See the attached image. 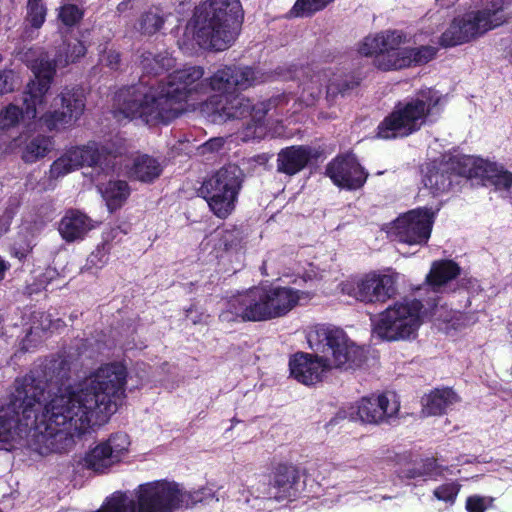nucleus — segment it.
<instances>
[{
  "mask_svg": "<svg viewBox=\"0 0 512 512\" xmlns=\"http://www.w3.org/2000/svg\"><path fill=\"white\" fill-rule=\"evenodd\" d=\"M47 369L46 380L32 371L15 381L10 403L0 408V443L31 436L41 454L64 452L95 415L113 413L125 396L128 374L121 362L103 364L73 385L62 382L69 371L66 360L51 361Z\"/></svg>",
  "mask_w": 512,
  "mask_h": 512,
  "instance_id": "obj_1",
  "label": "nucleus"
},
{
  "mask_svg": "<svg viewBox=\"0 0 512 512\" xmlns=\"http://www.w3.org/2000/svg\"><path fill=\"white\" fill-rule=\"evenodd\" d=\"M86 53V47L76 38L63 42L51 62L46 55L31 60L26 54L35 80L31 81L24 93V109L9 104L0 110V150L11 152L17 146L19 127L40 115V121L50 130L70 125L77 121L85 109V95L81 88H65L57 97L48 93L55 68L65 67L77 61Z\"/></svg>",
  "mask_w": 512,
  "mask_h": 512,
  "instance_id": "obj_2",
  "label": "nucleus"
},
{
  "mask_svg": "<svg viewBox=\"0 0 512 512\" xmlns=\"http://www.w3.org/2000/svg\"><path fill=\"white\" fill-rule=\"evenodd\" d=\"M204 70L200 66L177 70L164 80L152 79L122 90L117 95V111L125 118L141 119L155 125L178 117L184 104L208 92Z\"/></svg>",
  "mask_w": 512,
  "mask_h": 512,
  "instance_id": "obj_3",
  "label": "nucleus"
},
{
  "mask_svg": "<svg viewBox=\"0 0 512 512\" xmlns=\"http://www.w3.org/2000/svg\"><path fill=\"white\" fill-rule=\"evenodd\" d=\"M313 293L290 286H260L231 296L222 308V322L265 321L285 316L308 303Z\"/></svg>",
  "mask_w": 512,
  "mask_h": 512,
  "instance_id": "obj_4",
  "label": "nucleus"
},
{
  "mask_svg": "<svg viewBox=\"0 0 512 512\" xmlns=\"http://www.w3.org/2000/svg\"><path fill=\"white\" fill-rule=\"evenodd\" d=\"M242 19L239 0H208L196 8L187 30L200 47L222 51L235 41Z\"/></svg>",
  "mask_w": 512,
  "mask_h": 512,
  "instance_id": "obj_5",
  "label": "nucleus"
},
{
  "mask_svg": "<svg viewBox=\"0 0 512 512\" xmlns=\"http://www.w3.org/2000/svg\"><path fill=\"white\" fill-rule=\"evenodd\" d=\"M445 97L437 90H421L414 97L398 102L393 110L379 123L376 136L379 139L407 137L432 122L441 113Z\"/></svg>",
  "mask_w": 512,
  "mask_h": 512,
  "instance_id": "obj_6",
  "label": "nucleus"
},
{
  "mask_svg": "<svg viewBox=\"0 0 512 512\" xmlns=\"http://www.w3.org/2000/svg\"><path fill=\"white\" fill-rule=\"evenodd\" d=\"M508 5L509 0H487L482 9L455 17L442 33L440 44L444 47L462 45L503 25L509 18Z\"/></svg>",
  "mask_w": 512,
  "mask_h": 512,
  "instance_id": "obj_7",
  "label": "nucleus"
},
{
  "mask_svg": "<svg viewBox=\"0 0 512 512\" xmlns=\"http://www.w3.org/2000/svg\"><path fill=\"white\" fill-rule=\"evenodd\" d=\"M423 304L415 298H403L389 305L372 319L373 334L385 341L415 339L423 323Z\"/></svg>",
  "mask_w": 512,
  "mask_h": 512,
  "instance_id": "obj_8",
  "label": "nucleus"
},
{
  "mask_svg": "<svg viewBox=\"0 0 512 512\" xmlns=\"http://www.w3.org/2000/svg\"><path fill=\"white\" fill-rule=\"evenodd\" d=\"M307 340L313 350L323 354L329 369L353 368L363 359V349L349 339L342 329L318 324L309 329Z\"/></svg>",
  "mask_w": 512,
  "mask_h": 512,
  "instance_id": "obj_9",
  "label": "nucleus"
},
{
  "mask_svg": "<svg viewBox=\"0 0 512 512\" xmlns=\"http://www.w3.org/2000/svg\"><path fill=\"white\" fill-rule=\"evenodd\" d=\"M124 150V142L120 137L106 143L100 149L97 143L89 142L81 147H71L58 157L50 166L49 177L58 179L79 169L83 165L98 166L102 170L114 169L118 155Z\"/></svg>",
  "mask_w": 512,
  "mask_h": 512,
  "instance_id": "obj_10",
  "label": "nucleus"
},
{
  "mask_svg": "<svg viewBox=\"0 0 512 512\" xmlns=\"http://www.w3.org/2000/svg\"><path fill=\"white\" fill-rule=\"evenodd\" d=\"M242 180L241 169L228 165L204 181L201 193L216 217L225 219L234 211Z\"/></svg>",
  "mask_w": 512,
  "mask_h": 512,
  "instance_id": "obj_11",
  "label": "nucleus"
},
{
  "mask_svg": "<svg viewBox=\"0 0 512 512\" xmlns=\"http://www.w3.org/2000/svg\"><path fill=\"white\" fill-rule=\"evenodd\" d=\"M272 100L252 104L249 98L236 94L223 98L211 97L203 104V111L213 122H225L232 119L251 117L255 124L254 137L261 138L265 135L262 120L273 105Z\"/></svg>",
  "mask_w": 512,
  "mask_h": 512,
  "instance_id": "obj_12",
  "label": "nucleus"
},
{
  "mask_svg": "<svg viewBox=\"0 0 512 512\" xmlns=\"http://www.w3.org/2000/svg\"><path fill=\"white\" fill-rule=\"evenodd\" d=\"M434 217L435 213L426 207L410 210L388 225L387 234L408 245H424L430 238Z\"/></svg>",
  "mask_w": 512,
  "mask_h": 512,
  "instance_id": "obj_13",
  "label": "nucleus"
},
{
  "mask_svg": "<svg viewBox=\"0 0 512 512\" xmlns=\"http://www.w3.org/2000/svg\"><path fill=\"white\" fill-rule=\"evenodd\" d=\"M396 275L369 273L341 284L342 293L364 303H385L396 295Z\"/></svg>",
  "mask_w": 512,
  "mask_h": 512,
  "instance_id": "obj_14",
  "label": "nucleus"
},
{
  "mask_svg": "<svg viewBox=\"0 0 512 512\" xmlns=\"http://www.w3.org/2000/svg\"><path fill=\"white\" fill-rule=\"evenodd\" d=\"M264 81V75L247 66H223L206 78L208 91L219 92L220 98L233 95Z\"/></svg>",
  "mask_w": 512,
  "mask_h": 512,
  "instance_id": "obj_15",
  "label": "nucleus"
},
{
  "mask_svg": "<svg viewBox=\"0 0 512 512\" xmlns=\"http://www.w3.org/2000/svg\"><path fill=\"white\" fill-rule=\"evenodd\" d=\"M400 409L398 397L393 392L362 397L350 407L349 415L367 424H380L395 417Z\"/></svg>",
  "mask_w": 512,
  "mask_h": 512,
  "instance_id": "obj_16",
  "label": "nucleus"
},
{
  "mask_svg": "<svg viewBox=\"0 0 512 512\" xmlns=\"http://www.w3.org/2000/svg\"><path fill=\"white\" fill-rule=\"evenodd\" d=\"M129 446L130 440L127 434H113L86 454L85 465L95 472H105L127 455Z\"/></svg>",
  "mask_w": 512,
  "mask_h": 512,
  "instance_id": "obj_17",
  "label": "nucleus"
},
{
  "mask_svg": "<svg viewBox=\"0 0 512 512\" xmlns=\"http://www.w3.org/2000/svg\"><path fill=\"white\" fill-rule=\"evenodd\" d=\"M358 81L343 80L341 75H337L327 70L309 71L302 81V92L300 98L307 105H311L321 95L325 86L328 94L343 93L355 85Z\"/></svg>",
  "mask_w": 512,
  "mask_h": 512,
  "instance_id": "obj_18",
  "label": "nucleus"
},
{
  "mask_svg": "<svg viewBox=\"0 0 512 512\" xmlns=\"http://www.w3.org/2000/svg\"><path fill=\"white\" fill-rule=\"evenodd\" d=\"M299 471L291 464H280L276 467L273 484L266 487L265 483L263 491L258 487L255 491L248 493L254 495L256 499H275L277 501L290 499L295 497L299 491Z\"/></svg>",
  "mask_w": 512,
  "mask_h": 512,
  "instance_id": "obj_19",
  "label": "nucleus"
},
{
  "mask_svg": "<svg viewBox=\"0 0 512 512\" xmlns=\"http://www.w3.org/2000/svg\"><path fill=\"white\" fill-rule=\"evenodd\" d=\"M326 174L336 186L347 190L361 188L368 176L353 154L332 160L326 167Z\"/></svg>",
  "mask_w": 512,
  "mask_h": 512,
  "instance_id": "obj_20",
  "label": "nucleus"
},
{
  "mask_svg": "<svg viewBox=\"0 0 512 512\" xmlns=\"http://www.w3.org/2000/svg\"><path fill=\"white\" fill-rule=\"evenodd\" d=\"M289 367L291 376L305 385H312L320 381L324 373L329 370V364L326 363L323 356H313L307 353L295 354L290 359Z\"/></svg>",
  "mask_w": 512,
  "mask_h": 512,
  "instance_id": "obj_21",
  "label": "nucleus"
},
{
  "mask_svg": "<svg viewBox=\"0 0 512 512\" xmlns=\"http://www.w3.org/2000/svg\"><path fill=\"white\" fill-rule=\"evenodd\" d=\"M312 157V150L307 146H291L282 149L277 157V170L287 175L300 172Z\"/></svg>",
  "mask_w": 512,
  "mask_h": 512,
  "instance_id": "obj_22",
  "label": "nucleus"
},
{
  "mask_svg": "<svg viewBox=\"0 0 512 512\" xmlns=\"http://www.w3.org/2000/svg\"><path fill=\"white\" fill-rule=\"evenodd\" d=\"M381 41V56L377 57V66L382 70L401 69L402 67H388L396 58L402 56L403 51H407L408 47H402L405 37L398 31H386L380 33Z\"/></svg>",
  "mask_w": 512,
  "mask_h": 512,
  "instance_id": "obj_23",
  "label": "nucleus"
},
{
  "mask_svg": "<svg viewBox=\"0 0 512 512\" xmlns=\"http://www.w3.org/2000/svg\"><path fill=\"white\" fill-rule=\"evenodd\" d=\"M92 220L79 211H68L61 219L59 233L68 242L83 239L93 229Z\"/></svg>",
  "mask_w": 512,
  "mask_h": 512,
  "instance_id": "obj_24",
  "label": "nucleus"
},
{
  "mask_svg": "<svg viewBox=\"0 0 512 512\" xmlns=\"http://www.w3.org/2000/svg\"><path fill=\"white\" fill-rule=\"evenodd\" d=\"M450 171L466 178H485L491 162L471 155H458L447 163Z\"/></svg>",
  "mask_w": 512,
  "mask_h": 512,
  "instance_id": "obj_25",
  "label": "nucleus"
},
{
  "mask_svg": "<svg viewBox=\"0 0 512 512\" xmlns=\"http://www.w3.org/2000/svg\"><path fill=\"white\" fill-rule=\"evenodd\" d=\"M458 402L459 397L452 389H435L422 398V413L426 416L441 415Z\"/></svg>",
  "mask_w": 512,
  "mask_h": 512,
  "instance_id": "obj_26",
  "label": "nucleus"
},
{
  "mask_svg": "<svg viewBox=\"0 0 512 512\" xmlns=\"http://www.w3.org/2000/svg\"><path fill=\"white\" fill-rule=\"evenodd\" d=\"M460 273V267L451 260L435 261L426 276L427 285L434 291L440 292Z\"/></svg>",
  "mask_w": 512,
  "mask_h": 512,
  "instance_id": "obj_27",
  "label": "nucleus"
},
{
  "mask_svg": "<svg viewBox=\"0 0 512 512\" xmlns=\"http://www.w3.org/2000/svg\"><path fill=\"white\" fill-rule=\"evenodd\" d=\"M162 165L156 159L148 155H138L132 161L128 174L141 182H152L160 176Z\"/></svg>",
  "mask_w": 512,
  "mask_h": 512,
  "instance_id": "obj_28",
  "label": "nucleus"
},
{
  "mask_svg": "<svg viewBox=\"0 0 512 512\" xmlns=\"http://www.w3.org/2000/svg\"><path fill=\"white\" fill-rule=\"evenodd\" d=\"M431 316L437 328L447 334L452 330H459L467 324L466 317L462 313L447 309L438 303L432 307Z\"/></svg>",
  "mask_w": 512,
  "mask_h": 512,
  "instance_id": "obj_29",
  "label": "nucleus"
},
{
  "mask_svg": "<svg viewBox=\"0 0 512 512\" xmlns=\"http://www.w3.org/2000/svg\"><path fill=\"white\" fill-rule=\"evenodd\" d=\"M54 143L51 137L37 135L28 139L22 148V160L25 163H35L46 157L53 149Z\"/></svg>",
  "mask_w": 512,
  "mask_h": 512,
  "instance_id": "obj_30",
  "label": "nucleus"
},
{
  "mask_svg": "<svg viewBox=\"0 0 512 512\" xmlns=\"http://www.w3.org/2000/svg\"><path fill=\"white\" fill-rule=\"evenodd\" d=\"M449 171L448 164H444L442 167L436 165L427 167L423 177L424 186L434 194L448 190L452 183L450 175H448Z\"/></svg>",
  "mask_w": 512,
  "mask_h": 512,
  "instance_id": "obj_31",
  "label": "nucleus"
},
{
  "mask_svg": "<svg viewBox=\"0 0 512 512\" xmlns=\"http://www.w3.org/2000/svg\"><path fill=\"white\" fill-rule=\"evenodd\" d=\"M110 211L120 208L127 200L130 189L125 181H110L106 186L99 187Z\"/></svg>",
  "mask_w": 512,
  "mask_h": 512,
  "instance_id": "obj_32",
  "label": "nucleus"
},
{
  "mask_svg": "<svg viewBox=\"0 0 512 512\" xmlns=\"http://www.w3.org/2000/svg\"><path fill=\"white\" fill-rule=\"evenodd\" d=\"M435 55V49L430 46H422L419 48H407V51L402 52L400 58H396L388 67H407L411 64L426 63L431 60Z\"/></svg>",
  "mask_w": 512,
  "mask_h": 512,
  "instance_id": "obj_33",
  "label": "nucleus"
},
{
  "mask_svg": "<svg viewBox=\"0 0 512 512\" xmlns=\"http://www.w3.org/2000/svg\"><path fill=\"white\" fill-rule=\"evenodd\" d=\"M174 63V58L168 52L158 55L145 52L140 56V65L147 74H158L161 71L168 70L174 66Z\"/></svg>",
  "mask_w": 512,
  "mask_h": 512,
  "instance_id": "obj_34",
  "label": "nucleus"
},
{
  "mask_svg": "<svg viewBox=\"0 0 512 512\" xmlns=\"http://www.w3.org/2000/svg\"><path fill=\"white\" fill-rule=\"evenodd\" d=\"M485 178L495 186V189L501 193L503 197H508L512 200V173L504 170L502 167L491 163Z\"/></svg>",
  "mask_w": 512,
  "mask_h": 512,
  "instance_id": "obj_35",
  "label": "nucleus"
},
{
  "mask_svg": "<svg viewBox=\"0 0 512 512\" xmlns=\"http://www.w3.org/2000/svg\"><path fill=\"white\" fill-rule=\"evenodd\" d=\"M461 487L456 480L444 482L433 489V499L444 503L447 508L452 507L456 503Z\"/></svg>",
  "mask_w": 512,
  "mask_h": 512,
  "instance_id": "obj_36",
  "label": "nucleus"
},
{
  "mask_svg": "<svg viewBox=\"0 0 512 512\" xmlns=\"http://www.w3.org/2000/svg\"><path fill=\"white\" fill-rule=\"evenodd\" d=\"M47 8L43 0H27L25 23L38 30L45 22Z\"/></svg>",
  "mask_w": 512,
  "mask_h": 512,
  "instance_id": "obj_37",
  "label": "nucleus"
},
{
  "mask_svg": "<svg viewBox=\"0 0 512 512\" xmlns=\"http://www.w3.org/2000/svg\"><path fill=\"white\" fill-rule=\"evenodd\" d=\"M110 248L106 242L98 245L96 249L88 256L85 270L95 272L102 269L108 262Z\"/></svg>",
  "mask_w": 512,
  "mask_h": 512,
  "instance_id": "obj_38",
  "label": "nucleus"
},
{
  "mask_svg": "<svg viewBox=\"0 0 512 512\" xmlns=\"http://www.w3.org/2000/svg\"><path fill=\"white\" fill-rule=\"evenodd\" d=\"M332 0H297L291 14L294 16H308L323 9Z\"/></svg>",
  "mask_w": 512,
  "mask_h": 512,
  "instance_id": "obj_39",
  "label": "nucleus"
},
{
  "mask_svg": "<svg viewBox=\"0 0 512 512\" xmlns=\"http://www.w3.org/2000/svg\"><path fill=\"white\" fill-rule=\"evenodd\" d=\"M162 25L163 18L157 12L149 11L142 15L137 29L144 35H152L156 33Z\"/></svg>",
  "mask_w": 512,
  "mask_h": 512,
  "instance_id": "obj_40",
  "label": "nucleus"
},
{
  "mask_svg": "<svg viewBox=\"0 0 512 512\" xmlns=\"http://www.w3.org/2000/svg\"><path fill=\"white\" fill-rule=\"evenodd\" d=\"M81 9L75 4H64L58 9V19L65 26H73L82 18Z\"/></svg>",
  "mask_w": 512,
  "mask_h": 512,
  "instance_id": "obj_41",
  "label": "nucleus"
},
{
  "mask_svg": "<svg viewBox=\"0 0 512 512\" xmlns=\"http://www.w3.org/2000/svg\"><path fill=\"white\" fill-rule=\"evenodd\" d=\"M494 502L491 496L474 494L466 498L465 509L467 512H486Z\"/></svg>",
  "mask_w": 512,
  "mask_h": 512,
  "instance_id": "obj_42",
  "label": "nucleus"
},
{
  "mask_svg": "<svg viewBox=\"0 0 512 512\" xmlns=\"http://www.w3.org/2000/svg\"><path fill=\"white\" fill-rule=\"evenodd\" d=\"M381 41L382 40L380 39V33L376 35L367 36L360 43L358 51L363 56H381Z\"/></svg>",
  "mask_w": 512,
  "mask_h": 512,
  "instance_id": "obj_43",
  "label": "nucleus"
},
{
  "mask_svg": "<svg viewBox=\"0 0 512 512\" xmlns=\"http://www.w3.org/2000/svg\"><path fill=\"white\" fill-rule=\"evenodd\" d=\"M32 249L31 239L24 237L15 243L11 247V255L19 260L25 258Z\"/></svg>",
  "mask_w": 512,
  "mask_h": 512,
  "instance_id": "obj_44",
  "label": "nucleus"
},
{
  "mask_svg": "<svg viewBox=\"0 0 512 512\" xmlns=\"http://www.w3.org/2000/svg\"><path fill=\"white\" fill-rule=\"evenodd\" d=\"M100 62L111 69H116L120 62V54L112 47H105L100 53Z\"/></svg>",
  "mask_w": 512,
  "mask_h": 512,
  "instance_id": "obj_45",
  "label": "nucleus"
},
{
  "mask_svg": "<svg viewBox=\"0 0 512 512\" xmlns=\"http://www.w3.org/2000/svg\"><path fill=\"white\" fill-rule=\"evenodd\" d=\"M14 74L11 70L0 71V95L14 90Z\"/></svg>",
  "mask_w": 512,
  "mask_h": 512,
  "instance_id": "obj_46",
  "label": "nucleus"
},
{
  "mask_svg": "<svg viewBox=\"0 0 512 512\" xmlns=\"http://www.w3.org/2000/svg\"><path fill=\"white\" fill-rule=\"evenodd\" d=\"M225 139L223 137H216L205 142L199 149L201 154L218 152L223 148Z\"/></svg>",
  "mask_w": 512,
  "mask_h": 512,
  "instance_id": "obj_47",
  "label": "nucleus"
},
{
  "mask_svg": "<svg viewBox=\"0 0 512 512\" xmlns=\"http://www.w3.org/2000/svg\"><path fill=\"white\" fill-rule=\"evenodd\" d=\"M443 469L437 465L434 459L427 460V462L423 465V471L420 472L421 475H426L430 478L436 479L438 476L442 475Z\"/></svg>",
  "mask_w": 512,
  "mask_h": 512,
  "instance_id": "obj_48",
  "label": "nucleus"
},
{
  "mask_svg": "<svg viewBox=\"0 0 512 512\" xmlns=\"http://www.w3.org/2000/svg\"><path fill=\"white\" fill-rule=\"evenodd\" d=\"M299 280L295 279L293 282L295 284H300V282H311L319 277L317 270L312 264H309V269H305L303 272H298Z\"/></svg>",
  "mask_w": 512,
  "mask_h": 512,
  "instance_id": "obj_49",
  "label": "nucleus"
},
{
  "mask_svg": "<svg viewBox=\"0 0 512 512\" xmlns=\"http://www.w3.org/2000/svg\"><path fill=\"white\" fill-rule=\"evenodd\" d=\"M40 316V323L38 326L36 325H33L31 327V331H30V334H37L38 333V330H41V331H47V330H50L52 328V321L51 319L49 318V315H46L45 313H39L38 314Z\"/></svg>",
  "mask_w": 512,
  "mask_h": 512,
  "instance_id": "obj_50",
  "label": "nucleus"
},
{
  "mask_svg": "<svg viewBox=\"0 0 512 512\" xmlns=\"http://www.w3.org/2000/svg\"><path fill=\"white\" fill-rule=\"evenodd\" d=\"M186 317L193 323L199 324L205 322L208 318V315L203 313H199L194 307H190L186 310Z\"/></svg>",
  "mask_w": 512,
  "mask_h": 512,
  "instance_id": "obj_51",
  "label": "nucleus"
},
{
  "mask_svg": "<svg viewBox=\"0 0 512 512\" xmlns=\"http://www.w3.org/2000/svg\"><path fill=\"white\" fill-rule=\"evenodd\" d=\"M11 218H12V212L5 215L4 217H0V235H2L3 233H5L8 230V228L10 226Z\"/></svg>",
  "mask_w": 512,
  "mask_h": 512,
  "instance_id": "obj_52",
  "label": "nucleus"
},
{
  "mask_svg": "<svg viewBox=\"0 0 512 512\" xmlns=\"http://www.w3.org/2000/svg\"><path fill=\"white\" fill-rule=\"evenodd\" d=\"M268 133L271 137H282L285 135L282 125H279V126L275 127L274 129H270L268 131Z\"/></svg>",
  "mask_w": 512,
  "mask_h": 512,
  "instance_id": "obj_53",
  "label": "nucleus"
},
{
  "mask_svg": "<svg viewBox=\"0 0 512 512\" xmlns=\"http://www.w3.org/2000/svg\"><path fill=\"white\" fill-rule=\"evenodd\" d=\"M9 268L10 264L0 257V280L5 277V273Z\"/></svg>",
  "mask_w": 512,
  "mask_h": 512,
  "instance_id": "obj_54",
  "label": "nucleus"
},
{
  "mask_svg": "<svg viewBox=\"0 0 512 512\" xmlns=\"http://www.w3.org/2000/svg\"><path fill=\"white\" fill-rule=\"evenodd\" d=\"M239 485H237L236 483L232 484L230 487H229V492L231 495L235 496V493H236V489L238 488Z\"/></svg>",
  "mask_w": 512,
  "mask_h": 512,
  "instance_id": "obj_55",
  "label": "nucleus"
},
{
  "mask_svg": "<svg viewBox=\"0 0 512 512\" xmlns=\"http://www.w3.org/2000/svg\"><path fill=\"white\" fill-rule=\"evenodd\" d=\"M437 1L440 2L441 5H443V6H448L452 3H454L456 0H437Z\"/></svg>",
  "mask_w": 512,
  "mask_h": 512,
  "instance_id": "obj_56",
  "label": "nucleus"
},
{
  "mask_svg": "<svg viewBox=\"0 0 512 512\" xmlns=\"http://www.w3.org/2000/svg\"><path fill=\"white\" fill-rule=\"evenodd\" d=\"M236 500L241 501L244 500L245 502L249 503L250 499L248 496H246L244 493H242V497H236Z\"/></svg>",
  "mask_w": 512,
  "mask_h": 512,
  "instance_id": "obj_57",
  "label": "nucleus"
},
{
  "mask_svg": "<svg viewBox=\"0 0 512 512\" xmlns=\"http://www.w3.org/2000/svg\"><path fill=\"white\" fill-rule=\"evenodd\" d=\"M125 8H126V3H125V2H122V3H120V4L118 5V10H119L120 12L124 11V10H125Z\"/></svg>",
  "mask_w": 512,
  "mask_h": 512,
  "instance_id": "obj_58",
  "label": "nucleus"
},
{
  "mask_svg": "<svg viewBox=\"0 0 512 512\" xmlns=\"http://www.w3.org/2000/svg\"><path fill=\"white\" fill-rule=\"evenodd\" d=\"M510 62L512 64V50H511V53H510Z\"/></svg>",
  "mask_w": 512,
  "mask_h": 512,
  "instance_id": "obj_59",
  "label": "nucleus"
}]
</instances>
